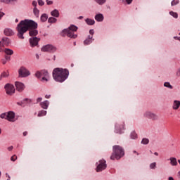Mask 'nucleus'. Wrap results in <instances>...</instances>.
<instances>
[{"mask_svg": "<svg viewBox=\"0 0 180 180\" xmlns=\"http://www.w3.org/2000/svg\"><path fill=\"white\" fill-rule=\"evenodd\" d=\"M157 167V163L156 162H153L150 165V168L151 169H155V168Z\"/></svg>", "mask_w": 180, "mask_h": 180, "instance_id": "obj_38", "label": "nucleus"}, {"mask_svg": "<svg viewBox=\"0 0 180 180\" xmlns=\"http://www.w3.org/2000/svg\"><path fill=\"white\" fill-rule=\"evenodd\" d=\"M144 117H147L148 119H151L152 120H158V115L154 114V112H151V111H146L143 114Z\"/></svg>", "mask_w": 180, "mask_h": 180, "instance_id": "obj_10", "label": "nucleus"}, {"mask_svg": "<svg viewBox=\"0 0 180 180\" xmlns=\"http://www.w3.org/2000/svg\"><path fill=\"white\" fill-rule=\"evenodd\" d=\"M36 57H37V60H39V54H37Z\"/></svg>", "mask_w": 180, "mask_h": 180, "instance_id": "obj_57", "label": "nucleus"}, {"mask_svg": "<svg viewBox=\"0 0 180 180\" xmlns=\"http://www.w3.org/2000/svg\"><path fill=\"white\" fill-rule=\"evenodd\" d=\"M1 133H2V130H1V128H0V134H1Z\"/></svg>", "mask_w": 180, "mask_h": 180, "instance_id": "obj_64", "label": "nucleus"}, {"mask_svg": "<svg viewBox=\"0 0 180 180\" xmlns=\"http://www.w3.org/2000/svg\"><path fill=\"white\" fill-rule=\"evenodd\" d=\"M79 19H84V17L83 16H79Z\"/></svg>", "mask_w": 180, "mask_h": 180, "instance_id": "obj_59", "label": "nucleus"}, {"mask_svg": "<svg viewBox=\"0 0 180 180\" xmlns=\"http://www.w3.org/2000/svg\"><path fill=\"white\" fill-rule=\"evenodd\" d=\"M22 134L24 136H26V135L27 134V131H24Z\"/></svg>", "mask_w": 180, "mask_h": 180, "instance_id": "obj_52", "label": "nucleus"}, {"mask_svg": "<svg viewBox=\"0 0 180 180\" xmlns=\"http://www.w3.org/2000/svg\"><path fill=\"white\" fill-rule=\"evenodd\" d=\"M15 86L18 92H23L25 88V84L20 82H15Z\"/></svg>", "mask_w": 180, "mask_h": 180, "instance_id": "obj_11", "label": "nucleus"}, {"mask_svg": "<svg viewBox=\"0 0 180 180\" xmlns=\"http://www.w3.org/2000/svg\"><path fill=\"white\" fill-rule=\"evenodd\" d=\"M179 4V0H173L172 1V6H175V5H178Z\"/></svg>", "mask_w": 180, "mask_h": 180, "instance_id": "obj_37", "label": "nucleus"}, {"mask_svg": "<svg viewBox=\"0 0 180 180\" xmlns=\"http://www.w3.org/2000/svg\"><path fill=\"white\" fill-rule=\"evenodd\" d=\"M9 76V73L4 72L1 75L0 79H2V78H6Z\"/></svg>", "mask_w": 180, "mask_h": 180, "instance_id": "obj_31", "label": "nucleus"}, {"mask_svg": "<svg viewBox=\"0 0 180 180\" xmlns=\"http://www.w3.org/2000/svg\"><path fill=\"white\" fill-rule=\"evenodd\" d=\"M4 34L6 36H13V31L9 28H6L4 30Z\"/></svg>", "mask_w": 180, "mask_h": 180, "instance_id": "obj_18", "label": "nucleus"}, {"mask_svg": "<svg viewBox=\"0 0 180 180\" xmlns=\"http://www.w3.org/2000/svg\"><path fill=\"white\" fill-rule=\"evenodd\" d=\"M6 176L8 178L7 180H11V176L8 173L6 174Z\"/></svg>", "mask_w": 180, "mask_h": 180, "instance_id": "obj_49", "label": "nucleus"}, {"mask_svg": "<svg viewBox=\"0 0 180 180\" xmlns=\"http://www.w3.org/2000/svg\"><path fill=\"white\" fill-rule=\"evenodd\" d=\"M78 30V27L75 25H70L68 29H65L63 31V36H68L70 39H77L78 35L75 34V32Z\"/></svg>", "mask_w": 180, "mask_h": 180, "instance_id": "obj_4", "label": "nucleus"}, {"mask_svg": "<svg viewBox=\"0 0 180 180\" xmlns=\"http://www.w3.org/2000/svg\"><path fill=\"white\" fill-rule=\"evenodd\" d=\"M24 102H27V103H32V100L29 99V98H25L23 100V101L22 102H18L17 105H18L19 106H23V103Z\"/></svg>", "mask_w": 180, "mask_h": 180, "instance_id": "obj_21", "label": "nucleus"}, {"mask_svg": "<svg viewBox=\"0 0 180 180\" xmlns=\"http://www.w3.org/2000/svg\"><path fill=\"white\" fill-rule=\"evenodd\" d=\"M169 161H170V165L172 167H176V165H178V161L176 160V158H170Z\"/></svg>", "mask_w": 180, "mask_h": 180, "instance_id": "obj_17", "label": "nucleus"}, {"mask_svg": "<svg viewBox=\"0 0 180 180\" xmlns=\"http://www.w3.org/2000/svg\"><path fill=\"white\" fill-rule=\"evenodd\" d=\"M48 22L49 23H56V22H57V18H55L54 17H50L48 20Z\"/></svg>", "mask_w": 180, "mask_h": 180, "instance_id": "obj_28", "label": "nucleus"}, {"mask_svg": "<svg viewBox=\"0 0 180 180\" xmlns=\"http://www.w3.org/2000/svg\"><path fill=\"white\" fill-rule=\"evenodd\" d=\"M50 96H51L50 95H46V96H45V98H46V99H49Z\"/></svg>", "mask_w": 180, "mask_h": 180, "instance_id": "obj_51", "label": "nucleus"}, {"mask_svg": "<svg viewBox=\"0 0 180 180\" xmlns=\"http://www.w3.org/2000/svg\"><path fill=\"white\" fill-rule=\"evenodd\" d=\"M94 40H95L94 39V37L89 35L87 39H86L85 41H84V46H88L89 44H91V43H92Z\"/></svg>", "mask_w": 180, "mask_h": 180, "instance_id": "obj_15", "label": "nucleus"}, {"mask_svg": "<svg viewBox=\"0 0 180 180\" xmlns=\"http://www.w3.org/2000/svg\"><path fill=\"white\" fill-rule=\"evenodd\" d=\"M47 15L46 14H43L41 16V22H46V20H47Z\"/></svg>", "mask_w": 180, "mask_h": 180, "instance_id": "obj_33", "label": "nucleus"}, {"mask_svg": "<svg viewBox=\"0 0 180 180\" xmlns=\"http://www.w3.org/2000/svg\"><path fill=\"white\" fill-rule=\"evenodd\" d=\"M154 154H155V155H157V156L158 155V153H157V152H155Z\"/></svg>", "mask_w": 180, "mask_h": 180, "instance_id": "obj_60", "label": "nucleus"}, {"mask_svg": "<svg viewBox=\"0 0 180 180\" xmlns=\"http://www.w3.org/2000/svg\"><path fill=\"white\" fill-rule=\"evenodd\" d=\"M19 77L21 78H25L30 75V72L26 69L25 67H21L18 70Z\"/></svg>", "mask_w": 180, "mask_h": 180, "instance_id": "obj_8", "label": "nucleus"}, {"mask_svg": "<svg viewBox=\"0 0 180 180\" xmlns=\"http://www.w3.org/2000/svg\"><path fill=\"white\" fill-rule=\"evenodd\" d=\"M174 39L175 40H178V39H179V37H174Z\"/></svg>", "mask_w": 180, "mask_h": 180, "instance_id": "obj_54", "label": "nucleus"}, {"mask_svg": "<svg viewBox=\"0 0 180 180\" xmlns=\"http://www.w3.org/2000/svg\"><path fill=\"white\" fill-rule=\"evenodd\" d=\"M4 15L5 13L0 11V19H1Z\"/></svg>", "mask_w": 180, "mask_h": 180, "instance_id": "obj_47", "label": "nucleus"}, {"mask_svg": "<svg viewBox=\"0 0 180 180\" xmlns=\"http://www.w3.org/2000/svg\"><path fill=\"white\" fill-rule=\"evenodd\" d=\"M164 86H165L166 88H169V89H172V85H171V84H169V82H165L164 84Z\"/></svg>", "mask_w": 180, "mask_h": 180, "instance_id": "obj_34", "label": "nucleus"}, {"mask_svg": "<svg viewBox=\"0 0 180 180\" xmlns=\"http://www.w3.org/2000/svg\"><path fill=\"white\" fill-rule=\"evenodd\" d=\"M35 77L39 79H41L42 82H47V81H49V78H50L47 70L37 71L35 73Z\"/></svg>", "mask_w": 180, "mask_h": 180, "instance_id": "obj_5", "label": "nucleus"}, {"mask_svg": "<svg viewBox=\"0 0 180 180\" xmlns=\"http://www.w3.org/2000/svg\"><path fill=\"white\" fill-rule=\"evenodd\" d=\"M178 175H179V176L180 178V171L178 172Z\"/></svg>", "mask_w": 180, "mask_h": 180, "instance_id": "obj_62", "label": "nucleus"}, {"mask_svg": "<svg viewBox=\"0 0 180 180\" xmlns=\"http://www.w3.org/2000/svg\"><path fill=\"white\" fill-rule=\"evenodd\" d=\"M130 136H131V139H132L133 140H135V139H137V134H136L134 131H132Z\"/></svg>", "mask_w": 180, "mask_h": 180, "instance_id": "obj_35", "label": "nucleus"}, {"mask_svg": "<svg viewBox=\"0 0 180 180\" xmlns=\"http://www.w3.org/2000/svg\"><path fill=\"white\" fill-rule=\"evenodd\" d=\"M39 9H37V8L34 7V15H35L37 18H39Z\"/></svg>", "mask_w": 180, "mask_h": 180, "instance_id": "obj_36", "label": "nucleus"}, {"mask_svg": "<svg viewBox=\"0 0 180 180\" xmlns=\"http://www.w3.org/2000/svg\"><path fill=\"white\" fill-rule=\"evenodd\" d=\"M8 151H12L13 150V146H10L8 148Z\"/></svg>", "mask_w": 180, "mask_h": 180, "instance_id": "obj_50", "label": "nucleus"}, {"mask_svg": "<svg viewBox=\"0 0 180 180\" xmlns=\"http://www.w3.org/2000/svg\"><path fill=\"white\" fill-rule=\"evenodd\" d=\"M85 22L89 26H92V25H95V20H92L91 18H86L85 20Z\"/></svg>", "mask_w": 180, "mask_h": 180, "instance_id": "obj_20", "label": "nucleus"}, {"mask_svg": "<svg viewBox=\"0 0 180 180\" xmlns=\"http://www.w3.org/2000/svg\"><path fill=\"white\" fill-rule=\"evenodd\" d=\"M103 15L97 14L95 15V19L97 22H103Z\"/></svg>", "mask_w": 180, "mask_h": 180, "instance_id": "obj_19", "label": "nucleus"}, {"mask_svg": "<svg viewBox=\"0 0 180 180\" xmlns=\"http://www.w3.org/2000/svg\"><path fill=\"white\" fill-rule=\"evenodd\" d=\"M123 129H124V124L122 123V124H118L117 123L115 124V131L116 133H122V130H123Z\"/></svg>", "mask_w": 180, "mask_h": 180, "instance_id": "obj_14", "label": "nucleus"}, {"mask_svg": "<svg viewBox=\"0 0 180 180\" xmlns=\"http://www.w3.org/2000/svg\"><path fill=\"white\" fill-rule=\"evenodd\" d=\"M7 120H8V122H15V112H13V111H10L7 112Z\"/></svg>", "mask_w": 180, "mask_h": 180, "instance_id": "obj_13", "label": "nucleus"}, {"mask_svg": "<svg viewBox=\"0 0 180 180\" xmlns=\"http://www.w3.org/2000/svg\"><path fill=\"white\" fill-rule=\"evenodd\" d=\"M2 43L5 46H8V44H10L11 40L7 37H4V38L2 39Z\"/></svg>", "mask_w": 180, "mask_h": 180, "instance_id": "obj_24", "label": "nucleus"}, {"mask_svg": "<svg viewBox=\"0 0 180 180\" xmlns=\"http://www.w3.org/2000/svg\"><path fill=\"white\" fill-rule=\"evenodd\" d=\"M179 107H180V101L178 100H175L173 102L172 108L174 109V110H178V109H179Z\"/></svg>", "mask_w": 180, "mask_h": 180, "instance_id": "obj_16", "label": "nucleus"}, {"mask_svg": "<svg viewBox=\"0 0 180 180\" xmlns=\"http://www.w3.org/2000/svg\"><path fill=\"white\" fill-rule=\"evenodd\" d=\"M11 161H16V160H18V156H16V155H13L11 158Z\"/></svg>", "mask_w": 180, "mask_h": 180, "instance_id": "obj_40", "label": "nucleus"}, {"mask_svg": "<svg viewBox=\"0 0 180 180\" xmlns=\"http://www.w3.org/2000/svg\"><path fill=\"white\" fill-rule=\"evenodd\" d=\"M97 167H96V172H101L103 171V169H106V161L105 160H101L98 161V163H97Z\"/></svg>", "mask_w": 180, "mask_h": 180, "instance_id": "obj_7", "label": "nucleus"}, {"mask_svg": "<svg viewBox=\"0 0 180 180\" xmlns=\"http://www.w3.org/2000/svg\"><path fill=\"white\" fill-rule=\"evenodd\" d=\"M96 4H98V5H103V4L106 3V0H94Z\"/></svg>", "mask_w": 180, "mask_h": 180, "instance_id": "obj_30", "label": "nucleus"}, {"mask_svg": "<svg viewBox=\"0 0 180 180\" xmlns=\"http://www.w3.org/2000/svg\"><path fill=\"white\" fill-rule=\"evenodd\" d=\"M36 29H37V24L36 22L32 20H21L16 27V30L18 32L17 36L19 39L23 40V39H25L23 35L27 30H30V36H37L39 32H37Z\"/></svg>", "mask_w": 180, "mask_h": 180, "instance_id": "obj_1", "label": "nucleus"}, {"mask_svg": "<svg viewBox=\"0 0 180 180\" xmlns=\"http://www.w3.org/2000/svg\"><path fill=\"white\" fill-rule=\"evenodd\" d=\"M6 60H10L11 57L5 56Z\"/></svg>", "mask_w": 180, "mask_h": 180, "instance_id": "obj_53", "label": "nucleus"}, {"mask_svg": "<svg viewBox=\"0 0 180 180\" xmlns=\"http://www.w3.org/2000/svg\"><path fill=\"white\" fill-rule=\"evenodd\" d=\"M125 2L127 5H130L133 2V0H125Z\"/></svg>", "mask_w": 180, "mask_h": 180, "instance_id": "obj_44", "label": "nucleus"}, {"mask_svg": "<svg viewBox=\"0 0 180 180\" xmlns=\"http://www.w3.org/2000/svg\"><path fill=\"white\" fill-rule=\"evenodd\" d=\"M31 47H35L39 44V41H40V39L37 37H32L29 40Z\"/></svg>", "mask_w": 180, "mask_h": 180, "instance_id": "obj_12", "label": "nucleus"}, {"mask_svg": "<svg viewBox=\"0 0 180 180\" xmlns=\"http://www.w3.org/2000/svg\"><path fill=\"white\" fill-rule=\"evenodd\" d=\"M40 106L42 108V109H47V108H49V101H45L44 102H41L40 103Z\"/></svg>", "mask_w": 180, "mask_h": 180, "instance_id": "obj_22", "label": "nucleus"}, {"mask_svg": "<svg viewBox=\"0 0 180 180\" xmlns=\"http://www.w3.org/2000/svg\"><path fill=\"white\" fill-rule=\"evenodd\" d=\"M149 143H150V140H148V139H146V138H143L141 141V144L146 145V144H148Z\"/></svg>", "mask_w": 180, "mask_h": 180, "instance_id": "obj_29", "label": "nucleus"}, {"mask_svg": "<svg viewBox=\"0 0 180 180\" xmlns=\"http://www.w3.org/2000/svg\"><path fill=\"white\" fill-rule=\"evenodd\" d=\"M19 22V20L18 18L15 19V23H18Z\"/></svg>", "mask_w": 180, "mask_h": 180, "instance_id": "obj_58", "label": "nucleus"}, {"mask_svg": "<svg viewBox=\"0 0 180 180\" xmlns=\"http://www.w3.org/2000/svg\"><path fill=\"white\" fill-rule=\"evenodd\" d=\"M112 151L110 160H120V158L124 155V150L120 146H114Z\"/></svg>", "mask_w": 180, "mask_h": 180, "instance_id": "obj_3", "label": "nucleus"}, {"mask_svg": "<svg viewBox=\"0 0 180 180\" xmlns=\"http://www.w3.org/2000/svg\"><path fill=\"white\" fill-rule=\"evenodd\" d=\"M43 101V98L41 97H39L37 99V103H39V102H41Z\"/></svg>", "mask_w": 180, "mask_h": 180, "instance_id": "obj_46", "label": "nucleus"}, {"mask_svg": "<svg viewBox=\"0 0 180 180\" xmlns=\"http://www.w3.org/2000/svg\"><path fill=\"white\" fill-rule=\"evenodd\" d=\"M53 60H56V56H53Z\"/></svg>", "mask_w": 180, "mask_h": 180, "instance_id": "obj_63", "label": "nucleus"}, {"mask_svg": "<svg viewBox=\"0 0 180 180\" xmlns=\"http://www.w3.org/2000/svg\"><path fill=\"white\" fill-rule=\"evenodd\" d=\"M57 48L56 46H53V45H46L41 48V51L44 52H49V53H55L56 51Z\"/></svg>", "mask_w": 180, "mask_h": 180, "instance_id": "obj_9", "label": "nucleus"}, {"mask_svg": "<svg viewBox=\"0 0 180 180\" xmlns=\"http://www.w3.org/2000/svg\"><path fill=\"white\" fill-rule=\"evenodd\" d=\"M70 75V72L67 69L60 68H55L53 71V77L56 82H64Z\"/></svg>", "mask_w": 180, "mask_h": 180, "instance_id": "obj_2", "label": "nucleus"}, {"mask_svg": "<svg viewBox=\"0 0 180 180\" xmlns=\"http://www.w3.org/2000/svg\"><path fill=\"white\" fill-rule=\"evenodd\" d=\"M47 115V111L41 110L38 112V117H41V116H46Z\"/></svg>", "mask_w": 180, "mask_h": 180, "instance_id": "obj_25", "label": "nucleus"}, {"mask_svg": "<svg viewBox=\"0 0 180 180\" xmlns=\"http://www.w3.org/2000/svg\"><path fill=\"white\" fill-rule=\"evenodd\" d=\"M46 4H47V5H53V1H49V0H46Z\"/></svg>", "mask_w": 180, "mask_h": 180, "instance_id": "obj_45", "label": "nucleus"}, {"mask_svg": "<svg viewBox=\"0 0 180 180\" xmlns=\"http://www.w3.org/2000/svg\"><path fill=\"white\" fill-rule=\"evenodd\" d=\"M4 53H6V54L8 56H12V54H13V51H12V49H6L4 50Z\"/></svg>", "mask_w": 180, "mask_h": 180, "instance_id": "obj_27", "label": "nucleus"}, {"mask_svg": "<svg viewBox=\"0 0 180 180\" xmlns=\"http://www.w3.org/2000/svg\"><path fill=\"white\" fill-rule=\"evenodd\" d=\"M4 51V44L0 41V52Z\"/></svg>", "mask_w": 180, "mask_h": 180, "instance_id": "obj_42", "label": "nucleus"}, {"mask_svg": "<svg viewBox=\"0 0 180 180\" xmlns=\"http://www.w3.org/2000/svg\"><path fill=\"white\" fill-rule=\"evenodd\" d=\"M169 15H171V16H173V18H175V19L178 18V13H175L174 11H170Z\"/></svg>", "mask_w": 180, "mask_h": 180, "instance_id": "obj_32", "label": "nucleus"}, {"mask_svg": "<svg viewBox=\"0 0 180 180\" xmlns=\"http://www.w3.org/2000/svg\"><path fill=\"white\" fill-rule=\"evenodd\" d=\"M89 33H90V36H92V37H94V34L95 33V32L94 31V30H89Z\"/></svg>", "mask_w": 180, "mask_h": 180, "instance_id": "obj_43", "label": "nucleus"}, {"mask_svg": "<svg viewBox=\"0 0 180 180\" xmlns=\"http://www.w3.org/2000/svg\"><path fill=\"white\" fill-rule=\"evenodd\" d=\"M134 154H136H136H137V155H139V153H137V152H136V150H134Z\"/></svg>", "mask_w": 180, "mask_h": 180, "instance_id": "obj_61", "label": "nucleus"}, {"mask_svg": "<svg viewBox=\"0 0 180 180\" xmlns=\"http://www.w3.org/2000/svg\"><path fill=\"white\" fill-rule=\"evenodd\" d=\"M38 4L39 6H43V5H44V1H43V0H38Z\"/></svg>", "mask_w": 180, "mask_h": 180, "instance_id": "obj_41", "label": "nucleus"}, {"mask_svg": "<svg viewBox=\"0 0 180 180\" xmlns=\"http://www.w3.org/2000/svg\"><path fill=\"white\" fill-rule=\"evenodd\" d=\"M169 180H174V177H169Z\"/></svg>", "mask_w": 180, "mask_h": 180, "instance_id": "obj_56", "label": "nucleus"}, {"mask_svg": "<svg viewBox=\"0 0 180 180\" xmlns=\"http://www.w3.org/2000/svg\"><path fill=\"white\" fill-rule=\"evenodd\" d=\"M6 93L7 95H9L10 96H12L13 94H15V86L11 84H6L4 86Z\"/></svg>", "mask_w": 180, "mask_h": 180, "instance_id": "obj_6", "label": "nucleus"}, {"mask_svg": "<svg viewBox=\"0 0 180 180\" xmlns=\"http://www.w3.org/2000/svg\"><path fill=\"white\" fill-rule=\"evenodd\" d=\"M17 0H0L1 4H6L7 5L11 4V2H16Z\"/></svg>", "mask_w": 180, "mask_h": 180, "instance_id": "obj_26", "label": "nucleus"}, {"mask_svg": "<svg viewBox=\"0 0 180 180\" xmlns=\"http://www.w3.org/2000/svg\"><path fill=\"white\" fill-rule=\"evenodd\" d=\"M2 63H3V64H6V61L5 60H2Z\"/></svg>", "mask_w": 180, "mask_h": 180, "instance_id": "obj_55", "label": "nucleus"}, {"mask_svg": "<svg viewBox=\"0 0 180 180\" xmlns=\"http://www.w3.org/2000/svg\"><path fill=\"white\" fill-rule=\"evenodd\" d=\"M32 5L33 6H37V2H36L35 1H32Z\"/></svg>", "mask_w": 180, "mask_h": 180, "instance_id": "obj_48", "label": "nucleus"}, {"mask_svg": "<svg viewBox=\"0 0 180 180\" xmlns=\"http://www.w3.org/2000/svg\"><path fill=\"white\" fill-rule=\"evenodd\" d=\"M1 119H6L7 120V112H4L0 115Z\"/></svg>", "mask_w": 180, "mask_h": 180, "instance_id": "obj_39", "label": "nucleus"}, {"mask_svg": "<svg viewBox=\"0 0 180 180\" xmlns=\"http://www.w3.org/2000/svg\"><path fill=\"white\" fill-rule=\"evenodd\" d=\"M51 15L52 16H54L55 18H58V16H60V13L58 12V10L55 9L52 12H51Z\"/></svg>", "mask_w": 180, "mask_h": 180, "instance_id": "obj_23", "label": "nucleus"}]
</instances>
